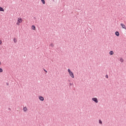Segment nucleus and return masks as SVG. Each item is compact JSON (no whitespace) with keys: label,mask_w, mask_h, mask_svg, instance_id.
Instances as JSON below:
<instances>
[{"label":"nucleus","mask_w":126,"mask_h":126,"mask_svg":"<svg viewBox=\"0 0 126 126\" xmlns=\"http://www.w3.org/2000/svg\"><path fill=\"white\" fill-rule=\"evenodd\" d=\"M22 22H23V20H22V18H18L16 23V25L19 26V25H20V23H22Z\"/></svg>","instance_id":"nucleus-1"},{"label":"nucleus","mask_w":126,"mask_h":126,"mask_svg":"<svg viewBox=\"0 0 126 126\" xmlns=\"http://www.w3.org/2000/svg\"><path fill=\"white\" fill-rule=\"evenodd\" d=\"M68 72L72 78H74V74H73V73L70 70V69H68Z\"/></svg>","instance_id":"nucleus-2"},{"label":"nucleus","mask_w":126,"mask_h":126,"mask_svg":"<svg viewBox=\"0 0 126 126\" xmlns=\"http://www.w3.org/2000/svg\"><path fill=\"white\" fill-rule=\"evenodd\" d=\"M93 101H94V102H95V103H98V99H97V98L96 97H94L92 98Z\"/></svg>","instance_id":"nucleus-3"},{"label":"nucleus","mask_w":126,"mask_h":126,"mask_svg":"<svg viewBox=\"0 0 126 126\" xmlns=\"http://www.w3.org/2000/svg\"><path fill=\"white\" fill-rule=\"evenodd\" d=\"M121 26H122V28H123V29H125L126 30V25H125V24L121 23Z\"/></svg>","instance_id":"nucleus-4"},{"label":"nucleus","mask_w":126,"mask_h":126,"mask_svg":"<svg viewBox=\"0 0 126 126\" xmlns=\"http://www.w3.org/2000/svg\"><path fill=\"white\" fill-rule=\"evenodd\" d=\"M39 100H40V101H44V97L42 96H39L38 97Z\"/></svg>","instance_id":"nucleus-5"},{"label":"nucleus","mask_w":126,"mask_h":126,"mask_svg":"<svg viewBox=\"0 0 126 126\" xmlns=\"http://www.w3.org/2000/svg\"><path fill=\"white\" fill-rule=\"evenodd\" d=\"M23 111L24 112H27L28 111V109H27L26 106L23 107Z\"/></svg>","instance_id":"nucleus-6"},{"label":"nucleus","mask_w":126,"mask_h":126,"mask_svg":"<svg viewBox=\"0 0 126 126\" xmlns=\"http://www.w3.org/2000/svg\"><path fill=\"white\" fill-rule=\"evenodd\" d=\"M115 35L118 37H119V36H120V32H116Z\"/></svg>","instance_id":"nucleus-7"},{"label":"nucleus","mask_w":126,"mask_h":126,"mask_svg":"<svg viewBox=\"0 0 126 126\" xmlns=\"http://www.w3.org/2000/svg\"><path fill=\"white\" fill-rule=\"evenodd\" d=\"M32 30H36V27H35V26H34V25H33V26H32Z\"/></svg>","instance_id":"nucleus-8"},{"label":"nucleus","mask_w":126,"mask_h":126,"mask_svg":"<svg viewBox=\"0 0 126 126\" xmlns=\"http://www.w3.org/2000/svg\"><path fill=\"white\" fill-rule=\"evenodd\" d=\"M109 54H110L111 56H112V55H114V51H111L109 52Z\"/></svg>","instance_id":"nucleus-9"},{"label":"nucleus","mask_w":126,"mask_h":126,"mask_svg":"<svg viewBox=\"0 0 126 126\" xmlns=\"http://www.w3.org/2000/svg\"><path fill=\"white\" fill-rule=\"evenodd\" d=\"M0 11H4V9H3L2 7H0Z\"/></svg>","instance_id":"nucleus-10"},{"label":"nucleus","mask_w":126,"mask_h":126,"mask_svg":"<svg viewBox=\"0 0 126 126\" xmlns=\"http://www.w3.org/2000/svg\"><path fill=\"white\" fill-rule=\"evenodd\" d=\"M43 4H45L46 3V2H45V0H41Z\"/></svg>","instance_id":"nucleus-11"},{"label":"nucleus","mask_w":126,"mask_h":126,"mask_svg":"<svg viewBox=\"0 0 126 126\" xmlns=\"http://www.w3.org/2000/svg\"><path fill=\"white\" fill-rule=\"evenodd\" d=\"M120 62H121V63H124V59H123V58H121Z\"/></svg>","instance_id":"nucleus-12"},{"label":"nucleus","mask_w":126,"mask_h":126,"mask_svg":"<svg viewBox=\"0 0 126 126\" xmlns=\"http://www.w3.org/2000/svg\"><path fill=\"white\" fill-rule=\"evenodd\" d=\"M55 46V45L54 44V43H51L50 44V46L51 47H54Z\"/></svg>","instance_id":"nucleus-13"},{"label":"nucleus","mask_w":126,"mask_h":126,"mask_svg":"<svg viewBox=\"0 0 126 126\" xmlns=\"http://www.w3.org/2000/svg\"><path fill=\"white\" fill-rule=\"evenodd\" d=\"M13 41L15 43H16V42H17V40H16V38H14Z\"/></svg>","instance_id":"nucleus-14"},{"label":"nucleus","mask_w":126,"mask_h":126,"mask_svg":"<svg viewBox=\"0 0 126 126\" xmlns=\"http://www.w3.org/2000/svg\"><path fill=\"white\" fill-rule=\"evenodd\" d=\"M2 71H3V70H2V68L0 67V72H2Z\"/></svg>","instance_id":"nucleus-15"},{"label":"nucleus","mask_w":126,"mask_h":126,"mask_svg":"<svg viewBox=\"0 0 126 126\" xmlns=\"http://www.w3.org/2000/svg\"><path fill=\"white\" fill-rule=\"evenodd\" d=\"M99 123L100 124V125H102V121L99 120Z\"/></svg>","instance_id":"nucleus-16"},{"label":"nucleus","mask_w":126,"mask_h":126,"mask_svg":"<svg viewBox=\"0 0 126 126\" xmlns=\"http://www.w3.org/2000/svg\"><path fill=\"white\" fill-rule=\"evenodd\" d=\"M105 77L106 78H109V76H108V75H106Z\"/></svg>","instance_id":"nucleus-17"},{"label":"nucleus","mask_w":126,"mask_h":126,"mask_svg":"<svg viewBox=\"0 0 126 126\" xmlns=\"http://www.w3.org/2000/svg\"><path fill=\"white\" fill-rule=\"evenodd\" d=\"M2 42L1 41V40H0V45H1Z\"/></svg>","instance_id":"nucleus-18"},{"label":"nucleus","mask_w":126,"mask_h":126,"mask_svg":"<svg viewBox=\"0 0 126 126\" xmlns=\"http://www.w3.org/2000/svg\"><path fill=\"white\" fill-rule=\"evenodd\" d=\"M44 71H45V72H48V71L47 70H46L45 69H44Z\"/></svg>","instance_id":"nucleus-19"},{"label":"nucleus","mask_w":126,"mask_h":126,"mask_svg":"<svg viewBox=\"0 0 126 126\" xmlns=\"http://www.w3.org/2000/svg\"><path fill=\"white\" fill-rule=\"evenodd\" d=\"M0 65H1V62L0 61Z\"/></svg>","instance_id":"nucleus-20"}]
</instances>
